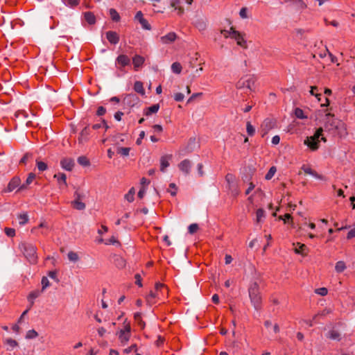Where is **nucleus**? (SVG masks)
Masks as SVG:
<instances>
[{"instance_id":"nucleus-1","label":"nucleus","mask_w":355,"mask_h":355,"mask_svg":"<svg viewBox=\"0 0 355 355\" xmlns=\"http://www.w3.org/2000/svg\"><path fill=\"white\" fill-rule=\"evenodd\" d=\"M326 128L340 138H345L348 135L347 125L337 119H332L329 121L326 124Z\"/></svg>"},{"instance_id":"nucleus-2","label":"nucleus","mask_w":355,"mask_h":355,"mask_svg":"<svg viewBox=\"0 0 355 355\" xmlns=\"http://www.w3.org/2000/svg\"><path fill=\"white\" fill-rule=\"evenodd\" d=\"M19 247L30 263L35 264L37 263V248L33 244L23 242L19 244Z\"/></svg>"},{"instance_id":"nucleus-3","label":"nucleus","mask_w":355,"mask_h":355,"mask_svg":"<svg viewBox=\"0 0 355 355\" xmlns=\"http://www.w3.org/2000/svg\"><path fill=\"white\" fill-rule=\"evenodd\" d=\"M220 33L225 38H230L235 40L236 44L241 47L247 48V42L243 34L236 31L233 27H230L229 30H221Z\"/></svg>"},{"instance_id":"nucleus-4","label":"nucleus","mask_w":355,"mask_h":355,"mask_svg":"<svg viewBox=\"0 0 355 355\" xmlns=\"http://www.w3.org/2000/svg\"><path fill=\"white\" fill-rule=\"evenodd\" d=\"M322 128L316 130L313 135L307 137L304 144L306 145L311 150L315 151L319 148V144L321 141H326V138L322 136Z\"/></svg>"},{"instance_id":"nucleus-5","label":"nucleus","mask_w":355,"mask_h":355,"mask_svg":"<svg viewBox=\"0 0 355 355\" xmlns=\"http://www.w3.org/2000/svg\"><path fill=\"white\" fill-rule=\"evenodd\" d=\"M256 78L253 75H245L236 83L238 89H243L245 93L253 92L255 89Z\"/></svg>"},{"instance_id":"nucleus-6","label":"nucleus","mask_w":355,"mask_h":355,"mask_svg":"<svg viewBox=\"0 0 355 355\" xmlns=\"http://www.w3.org/2000/svg\"><path fill=\"white\" fill-rule=\"evenodd\" d=\"M248 292L252 304L256 310L259 309L261 304V297L259 291L258 284L256 282L252 284L248 289Z\"/></svg>"},{"instance_id":"nucleus-7","label":"nucleus","mask_w":355,"mask_h":355,"mask_svg":"<svg viewBox=\"0 0 355 355\" xmlns=\"http://www.w3.org/2000/svg\"><path fill=\"white\" fill-rule=\"evenodd\" d=\"M167 291V288L163 284L157 283L155 284L154 290L150 291L149 294L146 297V300L149 304H155L157 300H159L164 294V292Z\"/></svg>"},{"instance_id":"nucleus-8","label":"nucleus","mask_w":355,"mask_h":355,"mask_svg":"<svg viewBox=\"0 0 355 355\" xmlns=\"http://www.w3.org/2000/svg\"><path fill=\"white\" fill-rule=\"evenodd\" d=\"M118 338L120 343L124 345L131 337V327L130 323L124 322L123 327L117 332Z\"/></svg>"},{"instance_id":"nucleus-9","label":"nucleus","mask_w":355,"mask_h":355,"mask_svg":"<svg viewBox=\"0 0 355 355\" xmlns=\"http://www.w3.org/2000/svg\"><path fill=\"white\" fill-rule=\"evenodd\" d=\"M74 200L71 202V205L74 209L77 210H83L85 209V204L81 200L85 198V194L78 190L74 192Z\"/></svg>"},{"instance_id":"nucleus-10","label":"nucleus","mask_w":355,"mask_h":355,"mask_svg":"<svg viewBox=\"0 0 355 355\" xmlns=\"http://www.w3.org/2000/svg\"><path fill=\"white\" fill-rule=\"evenodd\" d=\"M275 126V121L272 119H266L261 124V135L264 137L268 132Z\"/></svg>"},{"instance_id":"nucleus-11","label":"nucleus","mask_w":355,"mask_h":355,"mask_svg":"<svg viewBox=\"0 0 355 355\" xmlns=\"http://www.w3.org/2000/svg\"><path fill=\"white\" fill-rule=\"evenodd\" d=\"M90 135L91 130L89 127L87 125L80 132V135L78 138V143L83 144L87 142L89 139Z\"/></svg>"},{"instance_id":"nucleus-12","label":"nucleus","mask_w":355,"mask_h":355,"mask_svg":"<svg viewBox=\"0 0 355 355\" xmlns=\"http://www.w3.org/2000/svg\"><path fill=\"white\" fill-rule=\"evenodd\" d=\"M138 102L139 98L133 94L126 95L123 101V104L130 107H134Z\"/></svg>"},{"instance_id":"nucleus-13","label":"nucleus","mask_w":355,"mask_h":355,"mask_svg":"<svg viewBox=\"0 0 355 355\" xmlns=\"http://www.w3.org/2000/svg\"><path fill=\"white\" fill-rule=\"evenodd\" d=\"M172 155H164L160 157V171L165 173L166 168L170 166V161L172 159Z\"/></svg>"},{"instance_id":"nucleus-14","label":"nucleus","mask_w":355,"mask_h":355,"mask_svg":"<svg viewBox=\"0 0 355 355\" xmlns=\"http://www.w3.org/2000/svg\"><path fill=\"white\" fill-rule=\"evenodd\" d=\"M301 169L308 175H312L313 178L318 179V180H324V176L318 173L316 171L312 170V168L306 164H303L301 167Z\"/></svg>"},{"instance_id":"nucleus-15","label":"nucleus","mask_w":355,"mask_h":355,"mask_svg":"<svg viewBox=\"0 0 355 355\" xmlns=\"http://www.w3.org/2000/svg\"><path fill=\"white\" fill-rule=\"evenodd\" d=\"M178 168L182 172L187 175L190 172L191 168V162L187 159H184L178 164Z\"/></svg>"},{"instance_id":"nucleus-16","label":"nucleus","mask_w":355,"mask_h":355,"mask_svg":"<svg viewBox=\"0 0 355 355\" xmlns=\"http://www.w3.org/2000/svg\"><path fill=\"white\" fill-rule=\"evenodd\" d=\"M74 164V161L71 158H64L60 162L62 168L68 171H72Z\"/></svg>"},{"instance_id":"nucleus-17","label":"nucleus","mask_w":355,"mask_h":355,"mask_svg":"<svg viewBox=\"0 0 355 355\" xmlns=\"http://www.w3.org/2000/svg\"><path fill=\"white\" fill-rule=\"evenodd\" d=\"M177 38V35L174 32H171L166 35L160 37L162 44H168L173 42Z\"/></svg>"},{"instance_id":"nucleus-18","label":"nucleus","mask_w":355,"mask_h":355,"mask_svg":"<svg viewBox=\"0 0 355 355\" xmlns=\"http://www.w3.org/2000/svg\"><path fill=\"white\" fill-rule=\"evenodd\" d=\"M295 245L294 251L296 254H301L302 256H306L308 253V248L306 245L297 243L296 244H293Z\"/></svg>"},{"instance_id":"nucleus-19","label":"nucleus","mask_w":355,"mask_h":355,"mask_svg":"<svg viewBox=\"0 0 355 355\" xmlns=\"http://www.w3.org/2000/svg\"><path fill=\"white\" fill-rule=\"evenodd\" d=\"M106 37L112 44H116L119 42V36L118 33L114 31H107L106 33Z\"/></svg>"},{"instance_id":"nucleus-20","label":"nucleus","mask_w":355,"mask_h":355,"mask_svg":"<svg viewBox=\"0 0 355 355\" xmlns=\"http://www.w3.org/2000/svg\"><path fill=\"white\" fill-rule=\"evenodd\" d=\"M21 180L18 177H14L8 183L7 191L8 192L12 191L20 184Z\"/></svg>"},{"instance_id":"nucleus-21","label":"nucleus","mask_w":355,"mask_h":355,"mask_svg":"<svg viewBox=\"0 0 355 355\" xmlns=\"http://www.w3.org/2000/svg\"><path fill=\"white\" fill-rule=\"evenodd\" d=\"M144 61H145V59L144 57H142L139 55H135L132 58V63H133L135 69L137 70L138 68L141 67L143 65Z\"/></svg>"},{"instance_id":"nucleus-22","label":"nucleus","mask_w":355,"mask_h":355,"mask_svg":"<svg viewBox=\"0 0 355 355\" xmlns=\"http://www.w3.org/2000/svg\"><path fill=\"white\" fill-rule=\"evenodd\" d=\"M116 62L122 67L128 66L130 63V58L125 55H120L116 58Z\"/></svg>"},{"instance_id":"nucleus-23","label":"nucleus","mask_w":355,"mask_h":355,"mask_svg":"<svg viewBox=\"0 0 355 355\" xmlns=\"http://www.w3.org/2000/svg\"><path fill=\"white\" fill-rule=\"evenodd\" d=\"M41 294V291L39 290H35L30 293V294L28 296V301L30 302V308L32 307V306L34 304V301L36 298H37Z\"/></svg>"},{"instance_id":"nucleus-24","label":"nucleus","mask_w":355,"mask_h":355,"mask_svg":"<svg viewBox=\"0 0 355 355\" xmlns=\"http://www.w3.org/2000/svg\"><path fill=\"white\" fill-rule=\"evenodd\" d=\"M159 109V104H154L150 107H146L144 111V114L146 116H150L152 114L157 113Z\"/></svg>"},{"instance_id":"nucleus-25","label":"nucleus","mask_w":355,"mask_h":355,"mask_svg":"<svg viewBox=\"0 0 355 355\" xmlns=\"http://www.w3.org/2000/svg\"><path fill=\"white\" fill-rule=\"evenodd\" d=\"M54 178H55L58 182V184L61 186L62 184L64 186H67V176L64 173H58L54 175Z\"/></svg>"},{"instance_id":"nucleus-26","label":"nucleus","mask_w":355,"mask_h":355,"mask_svg":"<svg viewBox=\"0 0 355 355\" xmlns=\"http://www.w3.org/2000/svg\"><path fill=\"white\" fill-rule=\"evenodd\" d=\"M327 337L331 340H340L341 339L340 334L336 329H331L328 332Z\"/></svg>"},{"instance_id":"nucleus-27","label":"nucleus","mask_w":355,"mask_h":355,"mask_svg":"<svg viewBox=\"0 0 355 355\" xmlns=\"http://www.w3.org/2000/svg\"><path fill=\"white\" fill-rule=\"evenodd\" d=\"M194 25L200 31H203L207 28V23L203 19H197L194 22Z\"/></svg>"},{"instance_id":"nucleus-28","label":"nucleus","mask_w":355,"mask_h":355,"mask_svg":"<svg viewBox=\"0 0 355 355\" xmlns=\"http://www.w3.org/2000/svg\"><path fill=\"white\" fill-rule=\"evenodd\" d=\"M286 2H291L299 10H303L306 8V3L302 0H287Z\"/></svg>"},{"instance_id":"nucleus-29","label":"nucleus","mask_w":355,"mask_h":355,"mask_svg":"<svg viewBox=\"0 0 355 355\" xmlns=\"http://www.w3.org/2000/svg\"><path fill=\"white\" fill-rule=\"evenodd\" d=\"M347 268L346 263L343 261H339L336 263L335 270L338 273L343 272Z\"/></svg>"},{"instance_id":"nucleus-30","label":"nucleus","mask_w":355,"mask_h":355,"mask_svg":"<svg viewBox=\"0 0 355 355\" xmlns=\"http://www.w3.org/2000/svg\"><path fill=\"white\" fill-rule=\"evenodd\" d=\"M134 89L136 92L144 95L145 94V90L144 89L143 83L140 81H136L134 84Z\"/></svg>"},{"instance_id":"nucleus-31","label":"nucleus","mask_w":355,"mask_h":355,"mask_svg":"<svg viewBox=\"0 0 355 355\" xmlns=\"http://www.w3.org/2000/svg\"><path fill=\"white\" fill-rule=\"evenodd\" d=\"M266 217V212L265 211L260 208L258 209L256 211V221L257 223L261 222Z\"/></svg>"},{"instance_id":"nucleus-32","label":"nucleus","mask_w":355,"mask_h":355,"mask_svg":"<svg viewBox=\"0 0 355 355\" xmlns=\"http://www.w3.org/2000/svg\"><path fill=\"white\" fill-rule=\"evenodd\" d=\"M85 19L89 24H94L96 22V17L91 12H87L85 13Z\"/></svg>"},{"instance_id":"nucleus-33","label":"nucleus","mask_w":355,"mask_h":355,"mask_svg":"<svg viewBox=\"0 0 355 355\" xmlns=\"http://www.w3.org/2000/svg\"><path fill=\"white\" fill-rule=\"evenodd\" d=\"M319 89L316 86H311L310 89V94L312 96H315L318 102H321V94L318 92Z\"/></svg>"},{"instance_id":"nucleus-34","label":"nucleus","mask_w":355,"mask_h":355,"mask_svg":"<svg viewBox=\"0 0 355 355\" xmlns=\"http://www.w3.org/2000/svg\"><path fill=\"white\" fill-rule=\"evenodd\" d=\"M109 14H110L111 19L114 21H119L121 19L119 14L114 8H110L109 10Z\"/></svg>"},{"instance_id":"nucleus-35","label":"nucleus","mask_w":355,"mask_h":355,"mask_svg":"<svg viewBox=\"0 0 355 355\" xmlns=\"http://www.w3.org/2000/svg\"><path fill=\"white\" fill-rule=\"evenodd\" d=\"M67 257L69 260L73 263H76L79 260L78 254L73 251H70L68 252Z\"/></svg>"},{"instance_id":"nucleus-36","label":"nucleus","mask_w":355,"mask_h":355,"mask_svg":"<svg viewBox=\"0 0 355 355\" xmlns=\"http://www.w3.org/2000/svg\"><path fill=\"white\" fill-rule=\"evenodd\" d=\"M135 193V190L133 187H132L129 191L125 195V199L129 202H132L134 200V196Z\"/></svg>"},{"instance_id":"nucleus-37","label":"nucleus","mask_w":355,"mask_h":355,"mask_svg":"<svg viewBox=\"0 0 355 355\" xmlns=\"http://www.w3.org/2000/svg\"><path fill=\"white\" fill-rule=\"evenodd\" d=\"M62 1L66 6L70 8L76 7L80 3V0H62Z\"/></svg>"},{"instance_id":"nucleus-38","label":"nucleus","mask_w":355,"mask_h":355,"mask_svg":"<svg viewBox=\"0 0 355 355\" xmlns=\"http://www.w3.org/2000/svg\"><path fill=\"white\" fill-rule=\"evenodd\" d=\"M171 70L173 73L179 74L182 71V66L179 62H173L171 65Z\"/></svg>"},{"instance_id":"nucleus-39","label":"nucleus","mask_w":355,"mask_h":355,"mask_svg":"<svg viewBox=\"0 0 355 355\" xmlns=\"http://www.w3.org/2000/svg\"><path fill=\"white\" fill-rule=\"evenodd\" d=\"M4 343L9 346L8 350H12L13 348L17 346V341L12 338H7Z\"/></svg>"},{"instance_id":"nucleus-40","label":"nucleus","mask_w":355,"mask_h":355,"mask_svg":"<svg viewBox=\"0 0 355 355\" xmlns=\"http://www.w3.org/2000/svg\"><path fill=\"white\" fill-rule=\"evenodd\" d=\"M326 313H324V311H322L321 313H318L317 315H315L313 320H303V322L309 327H312L314 324V321L316 320V318L318 317H319L320 315H325Z\"/></svg>"},{"instance_id":"nucleus-41","label":"nucleus","mask_w":355,"mask_h":355,"mask_svg":"<svg viewBox=\"0 0 355 355\" xmlns=\"http://www.w3.org/2000/svg\"><path fill=\"white\" fill-rule=\"evenodd\" d=\"M135 320L137 321L138 324L144 328L145 327L144 322L141 320V313H135L134 315Z\"/></svg>"},{"instance_id":"nucleus-42","label":"nucleus","mask_w":355,"mask_h":355,"mask_svg":"<svg viewBox=\"0 0 355 355\" xmlns=\"http://www.w3.org/2000/svg\"><path fill=\"white\" fill-rule=\"evenodd\" d=\"M78 163L83 166H87L89 165V159L85 156H80L78 158Z\"/></svg>"},{"instance_id":"nucleus-43","label":"nucleus","mask_w":355,"mask_h":355,"mask_svg":"<svg viewBox=\"0 0 355 355\" xmlns=\"http://www.w3.org/2000/svg\"><path fill=\"white\" fill-rule=\"evenodd\" d=\"M130 148L128 147H121L117 150V153L122 156H128L130 153Z\"/></svg>"},{"instance_id":"nucleus-44","label":"nucleus","mask_w":355,"mask_h":355,"mask_svg":"<svg viewBox=\"0 0 355 355\" xmlns=\"http://www.w3.org/2000/svg\"><path fill=\"white\" fill-rule=\"evenodd\" d=\"M295 115L298 119H306L307 116L304 114V111L300 108H296L295 110Z\"/></svg>"},{"instance_id":"nucleus-45","label":"nucleus","mask_w":355,"mask_h":355,"mask_svg":"<svg viewBox=\"0 0 355 355\" xmlns=\"http://www.w3.org/2000/svg\"><path fill=\"white\" fill-rule=\"evenodd\" d=\"M246 130L249 136H253L255 133V128L250 122H247Z\"/></svg>"},{"instance_id":"nucleus-46","label":"nucleus","mask_w":355,"mask_h":355,"mask_svg":"<svg viewBox=\"0 0 355 355\" xmlns=\"http://www.w3.org/2000/svg\"><path fill=\"white\" fill-rule=\"evenodd\" d=\"M178 188L175 183H171L169 184V188L168 189V191L171 193V196H174L177 193Z\"/></svg>"},{"instance_id":"nucleus-47","label":"nucleus","mask_w":355,"mask_h":355,"mask_svg":"<svg viewBox=\"0 0 355 355\" xmlns=\"http://www.w3.org/2000/svg\"><path fill=\"white\" fill-rule=\"evenodd\" d=\"M276 168L275 166H272L266 173L265 178L266 180H270L274 176Z\"/></svg>"},{"instance_id":"nucleus-48","label":"nucleus","mask_w":355,"mask_h":355,"mask_svg":"<svg viewBox=\"0 0 355 355\" xmlns=\"http://www.w3.org/2000/svg\"><path fill=\"white\" fill-rule=\"evenodd\" d=\"M37 167L40 171H44L47 169V164L42 161H37Z\"/></svg>"},{"instance_id":"nucleus-49","label":"nucleus","mask_w":355,"mask_h":355,"mask_svg":"<svg viewBox=\"0 0 355 355\" xmlns=\"http://www.w3.org/2000/svg\"><path fill=\"white\" fill-rule=\"evenodd\" d=\"M139 24H141V27L145 30H150L151 26L149 24L148 21L146 19H142L139 21Z\"/></svg>"},{"instance_id":"nucleus-50","label":"nucleus","mask_w":355,"mask_h":355,"mask_svg":"<svg viewBox=\"0 0 355 355\" xmlns=\"http://www.w3.org/2000/svg\"><path fill=\"white\" fill-rule=\"evenodd\" d=\"M198 230V225L196 223L191 224L188 227V231L190 234H193Z\"/></svg>"},{"instance_id":"nucleus-51","label":"nucleus","mask_w":355,"mask_h":355,"mask_svg":"<svg viewBox=\"0 0 355 355\" xmlns=\"http://www.w3.org/2000/svg\"><path fill=\"white\" fill-rule=\"evenodd\" d=\"M37 331H35V330H29L27 333H26V338H28V339H31V338H35L37 336Z\"/></svg>"},{"instance_id":"nucleus-52","label":"nucleus","mask_w":355,"mask_h":355,"mask_svg":"<svg viewBox=\"0 0 355 355\" xmlns=\"http://www.w3.org/2000/svg\"><path fill=\"white\" fill-rule=\"evenodd\" d=\"M315 293L321 296H325L328 293V291L326 288H319L315 290Z\"/></svg>"},{"instance_id":"nucleus-53","label":"nucleus","mask_w":355,"mask_h":355,"mask_svg":"<svg viewBox=\"0 0 355 355\" xmlns=\"http://www.w3.org/2000/svg\"><path fill=\"white\" fill-rule=\"evenodd\" d=\"M184 96L182 93L178 92L174 94V100L177 102H181L184 100Z\"/></svg>"},{"instance_id":"nucleus-54","label":"nucleus","mask_w":355,"mask_h":355,"mask_svg":"<svg viewBox=\"0 0 355 355\" xmlns=\"http://www.w3.org/2000/svg\"><path fill=\"white\" fill-rule=\"evenodd\" d=\"M5 233L8 236L13 237L15 235V230L12 228L6 227Z\"/></svg>"},{"instance_id":"nucleus-55","label":"nucleus","mask_w":355,"mask_h":355,"mask_svg":"<svg viewBox=\"0 0 355 355\" xmlns=\"http://www.w3.org/2000/svg\"><path fill=\"white\" fill-rule=\"evenodd\" d=\"M42 291L49 286V281L47 277H43L42 279Z\"/></svg>"},{"instance_id":"nucleus-56","label":"nucleus","mask_w":355,"mask_h":355,"mask_svg":"<svg viewBox=\"0 0 355 355\" xmlns=\"http://www.w3.org/2000/svg\"><path fill=\"white\" fill-rule=\"evenodd\" d=\"M35 178V175L33 173H29L26 180V184L28 185L33 182V181Z\"/></svg>"},{"instance_id":"nucleus-57","label":"nucleus","mask_w":355,"mask_h":355,"mask_svg":"<svg viewBox=\"0 0 355 355\" xmlns=\"http://www.w3.org/2000/svg\"><path fill=\"white\" fill-rule=\"evenodd\" d=\"M137 345L134 344V345H132L130 347L125 349L124 352L125 354H129L131 352H137Z\"/></svg>"},{"instance_id":"nucleus-58","label":"nucleus","mask_w":355,"mask_h":355,"mask_svg":"<svg viewBox=\"0 0 355 355\" xmlns=\"http://www.w3.org/2000/svg\"><path fill=\"white\" fill-rule=\"evenodd\" d=\"M105 112H106V109L103 106H100L97 109L96 114L100 116L104 115L105 114Z\"/></svg>"},{"instance_id":"nucleus-59","label":"nucleus","mask_w":355,"mask_h":355,"mask_svg":"<svg viewBox=\"0 0 355 355\" xmlns=\"http://www.w3.org/2000/svg\"><path fill=\"white\" fill-rule=\"evenodd\" d=\"M28 221V216L26 214H22L19 216V224L24 225Z\"/></svg>"},{"instance_id":"nucleus-60","label":"nucleus","mask_w":355,"mask_h":355,"mask_svg":"<svg viewBox=\"0 0 355 355\" xmlns=\"http://www.w3.org/2000/svg\"><path fill=\"white\" fill-rule=\"evenodd\" d=\"M279 219L284 220V223H286V220H292V217H291L290 214H286L284 216H280L279 217Z\"/></svg>"},{"instance_id":"nucleus-61","label":"nucleus","mask_w":355,"mask_h":355,"mask_svg":"<svg viewBox=\"0 0 355 355\" xmlns=\"http://www.w3.org/2000/svg\"><path fill=\"white\" fill-rule=\"evenodd\" d=\"M144 137H145V132L144 131H141L139 135V137L137 138V139L136 141V144L137 145H140L141 144V141L144 138Z\"/></svg>"},{"instance_id":"nucleus-62","label":"nucleus","mask_w":355,"mask_h":355,"mask_svg":"<svg viewBox=\"0 0 355 355\" xmlns=\"http://www.w3.org/2000/svg\"><path fill=\"white\" fill-rule=\"evenodd\" d=\"M135 284L139 286V287H141L142 286V284H141V275L139 274H136L135 275Z\"/></svg>"},{"instance_id":"nucleus-63","label":"nucleus","mask_w":355,"mask_h":355,"mask_svg":"<svg viewBox=\"0 0 355 355\" xmlns=\"http://www.w3.org/2000/svg\"><path fill=\"white\" fill-rule=\"evenodd\" d=\"M135 19L137 20L139 22L144 19V18L142 12L138 11L135 15Z\"/></svg>"},{"instance_id":"nucleus-64","label":"nucleus","mask_w":355,"mask_h":355,"mask_svg":"<svg viewBox=\"0 0 355 355\" xmlns=\"http://www.w3.org/2000/svg\"><path fill=\"white\" fill-rule=\"evenodd\" d=\"M355 237V227L350 230L347 235V239H351L352 238Z\"/></svg>"}]
</instances>
